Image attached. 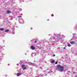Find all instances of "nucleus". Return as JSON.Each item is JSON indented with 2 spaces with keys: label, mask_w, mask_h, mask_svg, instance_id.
Instances as JSON below:
<instances>
[{
  "label": "nucleus",
  "mask_w": 77,
  "mask_h": 77,
  "mask_svg": "<svg viewBox=\"0 0 77 77\" xmlns=\"http://www.w3.org/2000/svg\"><path fill=\"white\" fill-rule=\"evenodd\" d=\"M58 67L60 72H63V69L64 68L63 66L59 65H58Z\"/></svg>",
  "instance_id": "f257e3e1"
},
{
  "label": "nucleus",
  "mask_w": 77,
  "mask_h": 77,
  "mask_svg": "<svg viewBox=\"0 0 77 77\" xmlns=\"http://www.w3.org/2000/svg\"><path fill=\"white\" fill-rule=\"evenodd\" d=\"M19 22L20 23V24H23L24 23V20L23 19V18L19 20Z\"/></svg>",
  "instance_id": "f03ea898"
},
{
  "label": "nucleus",
  "mask_w": 77,
  "mask_h": 77,
  "mask_svg": "<svg viewBox=\"0 0 77 77\" xmlns=\"http://www.w3.org/2000/svg\"><path fill=\"white\" fill-rule=\"evenodd\" d=\"M21 67L23 70H25V69H26V66L25 65H22Z\"/></svg>",
  "instance_id": "7ed1b4c3"
},
{
  "label": "nucleus",
  "mask_w": 77,
  "mask_h": 77,
  "mask_svg": "<svg viewBox=\"0 0 77 77\" xmlns=\"http://www.w3.org/2000/svg\"><path fill=\"white\" fill-rule=\"evenodd\" d=\"M54 36H55V39H57L58 38V34H56L54 35Z\"/></svg>",
  "instance_id": "20e7f679"
},
{
  "label": "nucleus",
  "mask_w": 77,
  "mask_h": 77,
  "mask_svg": "<svg viewBox=\"0 0 77 77\" xmlns=\"http://www.w3.org/2000/svg\"><path fill=\"white\" fill-rule=\"evenodd\" d=\"M22 74V73L19 72L17 73V76H20V75H21Z\"/></svg>",
  "instance_id": "39448f33"
},
{
  "label": "nucleus",
  "mask_w": 77,
  "mask_h": 77,
  "mask_svg": "<svg viewBox=\"0 0 77 77\" xmlns=\"http://www.w3.org/2000/svg\"><path fill=\"white\" fill-rule=\"evenodd\" d=\"M54 44H55V42L53 41L52 42H51V45H54Z\"/></svg>",
  "instance_id": "423d86ee"
},
{
  "label": "nucleus",
  "mask_w": 77,
  "mask_h": 77,
  "mask_svg": "<svg viewBox=\"0 0 77 77\" xmlns=\"http://www.w3.org/2000/svg\"><path fill=\"white\" fill-rule=\"evenodd\" d=\"M30 48L31 49H32V50H35V48L33 46H31Z\"/></svg>",
  "instance_id": "0eeeda50"
},
{
  "label": "nucleus",
  "mask_w": 77,
  "mask_h": 77,
  "mask_svg": "<svg viewBox=\"0 0 77 77\" xmlns=\"http://www.w3.org/2000/svg\"><path fill=\"white\" fill-rule=\"evenodd\" d=\"M48 73H47V74H48V73H49V74H50V73H51V72H52V71H51V70H50H50H48Z\"/></svg>",
  "instance_id": "6e6552de"
},
{
  "label": "nucleus",
  "mask_w": 77,
  "mask_h": 77,
  "mask_svg": "<svg viewBox=\"0 0 77 77\" xmlns=\"http://www.w3.org/2000/svg\"><path fill=\"white\" fill-rule=\"evenodd\" d=\"M35 41V39H34L33 40H31L32 43H33V42H34Z\"/></svg>",
  "instance_id": "1a4fd4ad"
},
{
  "label": "nucleus",
  "mask_w": 77,
  "mask_h": 77,
  "mask_svg": "<svg viewBox=\"0 0 77 77\" xmlns=\"http://www.w3.org/2000/svg\"><path fill=\"white\" fill-rule=\"evenodd\" d=\"M28 64L29 65H33V64L31 62L28 63Z\"/></svg>",
  "instance_id": "9d476101"
},
{
  "label": "nucleus",
  "mask_w": 77,
  "mask_h": 77,
  "mask_svg": "<svg viewBox=\"0 0 77 77\" xmlns=\"http://www.w3.org/2000/svg\"><path fill=\"white\" fill-rule=\"evenodd\" d=\"M4 30L5 29L3 28H2L0 29V30H1V31H3V30Z\"/></svg>",
  "instance_id": "9b49d317"
},
{
  "label": "nucleus",
  "mask_w": 77,
  "mask_h": 77,
  "mask_svg": "<svg viewBox=\"0 0 77 77\" xmlns=\"http://www.w3.org/2000/svg\"><path fill=\"white\" fill-rule=\"evenodd\" d=\"M55 62V61H54V60H52L51 61V63H53Z\"/></svg>",
  "instance_id": "f8f14e48"
},
{
  "label": "nucleus",
  "mask_w": 77,
  "mask_h": 77,
  "mask_svg": "<svg viewBox=\"0 0 77 77\" xmlns=\"http://www.w3.org/2000/svg\"><path fill=\"white\" fill-rule=\"evenodd\" d=\"M9 29H7L5 31V32H9Z\"/></svg>",
  "instance_id": "ddd939ff"
},
{
  "label": "nucleus",
  "mask_w": 77,
  "mask_h": 77,
  "mask_svg": "<svg viewBox=\"0 0 77 77\" xmlns=\"http://www.w3.org/2000/svg\"><path fill=\"white\" fill-rule=\"evenodd\" d=\"M7 14H9V13H11V11H9L8 10L7 11Z\"/></svg>",
  "instance_id": "4468645a"
},
{
  "label": "nucleus",
  "mask_w": 77,
  "mask_h": 77,
  "mask_svg": "<svg viewBox=\"0 0 77 77\" xmlns=\"http://www.w3.org/2000/svg\"><path fill=\"white\" fill-rule=\"evenodd\" d=\"M74 42H70V44H74Z\"/></svg>",
  "instance_id": "2eb2a0df"
},
{
  "label": "nucleus",
  "mask_w": 77,
  "mask_h": 77,
  "mask_svg": "<svg viewBox=\"0 0 77 77\" xmlns=\"http://www.w3.org/2000/svg\"><path fill=\"white\" fill-rule=\"evenodd\" d=\"M32 66H35L36 64H35L34 63H32Z\"/></svg>",
  "instance_id": "dca6fc26"
},
{
  "label": "nucleus",
  "mask_w": 77,
  "mask_h": 77,
  "mask_svg": "<svg viewBox=\"0 0 77 77\" xmlns=\"http://www.w3.org/2000/svg\"><path fill=\"white\" fill-rule=\"evenodd\" d=\"M23 61L22 62H21V61L20 62V64H23Z\"/></svg>",
  "instance_id": "f3484780"
},
{
  "label": "nucleus",
  "mask_w": 77,
  "mask_h": 77,
  "mask_svg": "<svg viewBox=\"0 0 77 77\" xmlns=\"http://www.w3.org/2000/svg\"><path fill=\"white\" fill-rule=\"evenodd\" d=\"M3 59V56L0 57V59Z\"/></svg>",
  "instance_id": "a211bd4d"
},
{
  "label": "nucleus",
  "mask_w": 77,
  "mask_h": 77,
  "mask_svg": "<svg viewBox=\"0 0 77 77\" xmlns=\"http://www.w3.org/2000/svg\"><path fill=\"white\" fill-rule=\"evenodd\" d=\"M71 45H70V44H69L68 45V47H71Z\"/></svg>",
  "instance_id": "6ab92c4d"
},
{
  "label": "nucleus",
  "mask_w": 77,
  "mask_h": 77,
  "mask_svg": "<svg viewBox=\"0 0 77 77\" xmlns=\"http://www.w3.org/2000/svg\"><path fill=\"white\" fill-rule=\"evenodd\" d=\"M18 18H21V17H22V16H19L18 17Z\"/></svg>",
  "instance_id": "aec40b11"
},
{
  "label": "nucleus",
  "mask_w": 77,
  "mask_h": 77,
  "mask_svg": "<svg viewBox=\"0 0 77 77\" xmlns=\"http://www.w3.org/2000/svg\"><path fill=\"white\" fill-rule=\"evenodd\" d=\"M12 34L13 35H14V34H15V32H12Z\"/></svg>",
  "instance_id": "412c9836"
},
{
  "label": "nucleus",
  "mask_w": 77,
  "mask_h": 77,
  "mask_svg": "<svg viewBox=\"0 0 77 77\" xmlns=\"http://www.w3.org/2000/svg\"><path fill=\"white\" fill-rule=\"evenodd\" d=\"M51 17H53L54 16V15L53 14H51Z\"/></svg>",
  "instance_id": "4be33fe9"
},
{
  "label": "nucleus",
  "mask_w": 77,
  "mask_h": 77,
  "mask_svg": "<svg viewBox=\"0 0 77 77\" xmlns=\"http://www.w3.org/2000/svg\"><path fill=\"white\" fill-rule=\"evenodd\" d=\"M34 42L35 43H36V42H37V41H35Z\"/></svg>",
  "instance_id": "5701e85b"
},
{
  "label": "nucleus",
  "mask_w": 77,
  "mask_h": 77,
  "mask_svg": "<svg viewBox=\"0 0 77 77\" xmlns=\"http://www.w3.org/2000/svg\"><path fill=\"white\" fill-rule=\"evenodd\" d=\"M53 57H55V54H54L53 55Z\"/></svg>",
  "instance_id": "b1692460"
},
{
  "label": "nucleus",
  "mask_w": 77,
  "mask_h": 77,
  "mask_svg": "<svg viewBox=\"0 0 77 77\" xmlns=\"http://www.w3.org/2000/svg\"><path fill=\"white\" fill-rule=\"evenodd\" d=\"M55 64H57V62H55Z\"/></svg>",
  "instance_id": "393cba45"
},
{
  "label": "nucleus",
  "mask_w": 77,
  "mask_h": 77,
  "mask_svg": "<svg viewBox=\"0 0 77 77\" xmlns=\"http://www.w3.org/2000/svg\"><path fill=\"white\" fill-rule=\"evenodd\" d=\"M51 40H52L51 38H50V41H51Z\"/></svg>",
  "instance_id": "a878e982"
},
{
  "label": "nucleus",
  "mask_w": 77,
  "mask_h": 77,
  "mask_svg": "<svg viewBox=\"0 0 77 77\" xmlns=\"http://www.w3.org/2000/svg\"><path fill=\"white\" fill-rule=\"evenodd\" d=\"M40 69H42V67H41L40 68Z\"/></svg>",
  "instance_id": "bb28decb"
},
{
  "label": "nucleus",
  "mask_w": 77,
  "mask_h": 77,
  "mask_svg": "<svg viewBox=\"0 0 77 77\" xmlns=\"http://www.w3.org/2000/svg\"><path fill=\"white\" fill-rule=\"evenodd\" d=\"M66 49V48H65V47H64L63 48V49Z\"/></svg>",
  "instance_id": "cd10ccee"
},
{
  "label": "nucleus",
  "mask_w": 77,
  "mask_h": 77,
  "mask_svg": "<svg viewBox=\"0 0 77 77\" xmlns=\"http://www.w3.org/2000/svg\"><path fill=\"white\" fill-rule=\"evenodd\" d=\"M0 49H2V47L0 46Z\"/></svg>",
  "instance_id": "c85d7f7f"
},
{
  "label": "nucleus",
  "mask_w": 77,
  "mask_h": 77,
  "mask_svg": "<svg viewBox=\"0 0 77 77\" xmlns=\"http://www.w3.org/2000/svg\"><path fill=\"white\" fill-rule=\"evenodd\" d=\"M22 11V9H21L20 10V11Z\"/></svg>",
  "instance_id": "c756f323"
},
{
  "label": "nucleus",
  "mask_w": 77,
  "mask_h": 77,
  "mask_svg": "<svg viewBox=\"0 0 77 77\" xmlns=\"http://www.w3.org/2000/svg\"><path fill=\"white\" fill-rule=\"evenodd\" d=\"M17 66H18V65H19V64H17Z\"/></svg>",
  "instance_id": "7c9ffc66"
},
{
  "label": "nucleus",
  "mask_w": 77,
  "mask_h": 77,
  "mask_svg": "<svg viewBox=\"0 0 77 77\" xmlns=\"http://www.w3.org/2000/svg\"><path fill=\"white\" fill-rule=\"evenodd\" d=\"M57 68H58V66H57Z\"/></svg>",
  "instance_id": "2f4dec72"
},
{
  "label": "nucleus",
  "mask_w": 77,
  "mask_h": 77,
  "mask_svg": "<svg viewBox=\"0 0 77 77\" xmlns=\"http://www.w3.org/2000/svg\"><path fill=\"white\" fill-rule=\"evenodd\" d=\"M35 61H34V62H35Z\"/></svg>",
  "instance_id": "473e14b6"
},
{
  "label": "nucleus",
  "mask_w": 77,
  "mask_h": 77,
  "mask_svg": "<svg viewBox=\"0 0 77 77\" xmlns=\"http://www.w3.org/2000/svg\"><path fill=\"white\" fill-rule=\"evenodd\" d=\"M40 60H42V59H40Z\"/></svg>",
  "instance_id": "72a5a7b5"
},
{
  "label": "nucleus",
  "mask_w": 77,
  "mask_h": 77,
  "mask_svg": "<svg viewBox=\"0 0 77 77\" xmlns=\"http://www.w3.org/2000/svg\"><path fill=\"white\" fill-rule=\"evenodd\" d=\"M44 72H46V71H44Z\"/></svg>",
  "instance_id": "f704fd0d"
},
{
  "label": "nucleus",
  "mask_w": 77,
  "mask_h": 77,
  "mask_svg": "<svg viewBox=\"0 0 77 77\" xmlns=\"http://www.w3.org/2000/svg\"><path fill=\"white\" fill-rule=\"evenodd\" d=\"M46 75H45V76Z\"/></svg>",
  "instance_id": "c9c22d12"
},
{
  "label": "nucleus",
  "mask_w": 77,
  "mask_h": 77,
  "mask_svg": "<svg viewBox=\"0 0 77 77\" xmlns=\"http://www.w3.org/2000/svg\"><path fill=\"white\" fill-rule=\"evenodd\" d=\"M8 66H9V64H8Z\"/></svg>",
  "instance_id": "e433bc0d"
},
{
  "label": "nucleus",
  "mask_w": 77,
  "mask_h": 77,
  "mask_svg": "<svg viewBox=\"0 0 77 77\" xmlns=\"http://www.w3.org/2000/svg\"><path fill=\"white\" fill-rule=\"evenodd\" d=\"M22 2H24V1H23Z\"/></svg>",
  "instance_id": "4c0bfd02"
},
{
  "label": "nucleus",
  "mask_w": 77,
  "mask_h": 77,
  "mask_svg": "<svg viewBox=\"0 0 77 77\" xmlns=\"http://www.w3.org/2000/svg\"><path fill=\"white\" fill-rule=\"evenodd\" d=\"M45 63H47V62H45Z\"/></svg>",
  "instance_id": "58836bf2"
},
{
  "label": "nucleus",
  "mask_w": 77,
  "mask_h": 77,
  "mask_svg": "<svg viewBox=\"0 0 77 77\" xmlns=\"http://www.w3.org/2000/svg\"><path fill=\"white\" fill-rule=\"evenodd\" d=\"M50 35H50V34L49 35V36H50Z\"/></svg>",
  "instance_id": "ea45409f"
},
{
  "label": "nucleus",
  "mask_w": 77,
  "mask_h": 77,
  "mask_svg": "<svg viewBox=\"0 0 77 77\" xmlns=\"http://www.w3.org/2000/svg\"><path fill=\"white\" fill-rule=\"evenodd\" d=\"M23 15V14H21V15Z\"/></svg>",
  "instance_id": "a19ab883"
},
{
  "label": "nucleus",
  "mask_w": 77,
  "mask_h": 77,
  "mask_svg": "<svg viewBox=\"0 0 77 77\" xmlns=\"http://www.w3.org/2000/svg\"><path fill=\"white\" fill-rule=\"evenodd\" d=\"M23 15V14H21V15Z\"/></svg>",
  "instance_id": "79ce46f5"
},
{
  "label": "nucleus",
  "mask_w": 77,
  "mask_h": 77,
  "mask_svg": "<svg viewBox=\"0 0 77 77\" xmlns=\"http://www.w3.org/2000/svg\"><path fill=\"white\" fill-rule=\"evenodd\" d=\"M23 15V14H21V15Z\"/></svg>",
  "instance_id": "37998d69"
},
{
  "label": "nucleus",
  "mask_w": 77,
  "mask_h": 77,
  "mask_svg": "<svg viewBox=\"0 0 77 77\" xmlns=\"http://www.w3.org/2000/svg\"><path fill=\"white\" fill-rule=\"evenodd\" d=\"M32 54H31V55H32Z\"/></svg>",
  "instance_id": "c03bdc74"
},
{
  "label": "nucleus",
  "mask_w": 77,
  "mask_h": 77,
  "mask_svg": "<svg viewBox=\"0 0 77 77\" xmlns=\"http://www.w3.org/2000/svg\"><path fill=\"white\" fill-rule=\"evenodd\" d=\"M48 20H49V19H48Z\"/></svg>",
  "instance_id": "a18cd8bd"
},
{
  "label": "nucleus",
  "mask_w": 77,
  "mask_h": 77,
  "mask_svg": "<svg viewBox=\"0 0 77 77\" xmlns=\"http://www.w3.org/2000/svg\"><path fill=\"white\" fill-rule=\"evenodd\" d=\"M75 77H77V76H76Z\"/></svg>",
  "instance_id": "49530a36"
}]
</instances>
